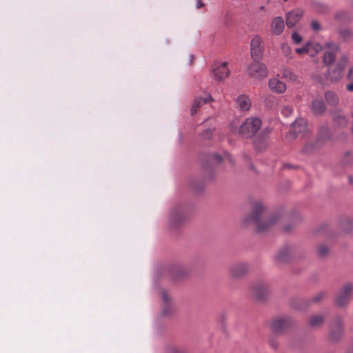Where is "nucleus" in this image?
I'll return each mask as SVG.
<instances>
[{
  "label": "nucleus",
  "instance_id": "nucleus-1",
  "mask_svg": "<svg viewBox=\"0 0 353 353\" xmlns=\"http://www.w3.org/2000/svg\"><path fill=\"white\" fill-rule=\"evenodd\" d=\"M265 208L259 201H255L252 205V212L245 217L243 223L245 225L254 224L256 226L257 233L268 232L278 221L280 218L279 213H275L268 219H263Z\"/></svg>",
  "mask_w": 353,
  "mask_h": 353
},
{
  "label": "nucleus",
  "instance_id": "nucleus-2",
  "mask_svg": "<svg viewBox=\"0 0 353 353\" xmlns=\"http://www.w3.org/2000/svg\"><path fill=\"white\" fill-rule=\"evenodd\" d=\"M188 212L186 206L182 204L172 208L169 215L168 225L171 230L177 229L186 220Z\"/></svg>",
  "mask_w": 353,
  "mask_h": 353
},
{
  "label": "nucleus",
  "instance_id": "nucleus-3",
  "mask_svg": "<svg viewBox=\"0 0 353 353\" xmlns=\"http://www.w3.org/2000/svg\"><path fill=\"white\" fill-rule=\"evenodd\" d=\"M262 121L256 117L248 118L239 127V133L245 139L252 138L261 128Z\"/></svg>",
  "mask_w": 353,
  "mask_h": 353
},
{
  "label": "nucleus",
  "instance_id": "nucleus-4",
  "mask_svg": "<svg viewBox=\"0 0 353 353\" xmlns=\"http://www.w3.org/2000/svg\"><path fill=\"white\" fill-rule=\"evenodd\" d=\"M347 61V57L345 55L342 56L335 66L331 67L328 69L325 74L327 80L331 82H336L339 81L343 76V70Z\"/></svg>",
  "mask_w": 353,
  "mask_h": 353
},
{
  "label": "nucleus",
  "instance_id": "nucleus-5",
  "mask_svg": "<svg viewBox=\"0 0 353 353\" xmlns=\"http://www.w3.org/2000/svg\"><path fill=\"white\" fill-rule=\"evenodd\" d=\"M248 74L253 79H262L268 75L267 66L260 60H253L247 68Z\"/></svg>",
  "mask_w": 353,
  "mask_h": 353
},
{
  "label": "nucleus",
  "instance_id": "nucleus-6",
  "mask_svg": "<svg viewBox=\"0 0 353 353\" xmlns=\"http://www.w3.org/2000/svg\"><path fill=\"white\" fill-rule=\"evenodd\" d=\"M294 325V321L290 316L278 317L272 320L270 327L272 334L281 335Z\"/></svg>",
  "mask_w": 353,
  "mask_h": 353
},
{
  "label": "nucleus",
  "instance_id": "nucleus-7",
  "mask_svg": "<svg viewBox=\"0 0 353 353\" xmlns=\"http://www.w3.org/2000/svg\"><path fill=\"white\" fill-rule=\"evenodd\" d=\"M353 291V285L346 283L339 292L336 297V304L339 307H344L349 303Z\"/></svg>",
  "mask_w": 353,
  "mask_h": 353
},
{
  "label": "nucleus",
  "instance_id": "nucleus-8",
  "mask_svg": "<svg viewBox=\"0 0 353 353\" xmlns=\"http://www.w3.org/2000/svg\"><path fill=\"white\" fill-rule=\"evenodd\" d=\"M251 290L253 296L258 300L262 301L269 293V285L264 281H257L252 284Z\"/></svg>",
  "mask_w": 353,
  "mask_h": 353
},
{
  "label": "nucleus",
  "instance_id": "nucleus-9",
  "mask_svg": "<svg viewBox=\"0 0 353 353\" xmlns=\"http://www.w3.org/2000/svg\"><path fill=\"white\" fill-rule=\"evenodd\" d=\"M250 270V265L245 262H239L230 267V276L233 279H241L245 276Z\"/></svg>",
  "mask_w": 353,
  "mask_h": 353
},
{
  "label": "nucleus",
  "instance_id": "nucleus-10",
  "mask_svg": "<svg viewBox=\"0 0 353 353\" xmlns=\"http://www.w3.org/2000/svg\"><path fill=\"white\" fill-rule=\"evenodd\" d=\"M262 39L260 36H254L250 43V54L252 60H261L263 54Z\"/></svg>",
  "mask_w": 353,
  "mask_h": 353
},
{
  "label": "nucleus",
  "instance_id": "nucleus-11",
  "mask_svg": "<svg viewBox=\"0 0 353 353\" xmlns=\"http://www.w3.org/2000/svg\"><path fill=\"white\" fill-rule=\"evenodd\" d=\"M294 131L286 134V138L289 140L294 139L298 134H305L308 130L307 124L304 119H299L292 123Z\"/></svg>",
  "mask_w": 353,
  "mask_h": 353
},
{
  "label": "nucleus",
  "instance_id": "nucleus-12",
  "mask_svg": "<svg viewBox=\"0 0 353 353\" xmlns=\"http://www.w3.org/2000/svg\"><path fill=\"white\" fill-rule=\"evenodd\" d=\"M271 132V128H265L256 137L254 141V145L256 150L259 152L265 150L268 145V139Z\"/></svg>",
  "mask_w": 353,
  "mask_h": 353
},
{
  "label": "nucleus",
  "instance_id": "nucleus-13",
  "mask_svg": "<svg viewBox=\"0 0 353 353\" xmlns=\"http://www.w3.org/2000/svg\"><path fill=\"white\" fill-rule=\"evenodd\" d=\"M295 252V247L294 245H286L279 250L275 256V260L279 263L288 261Z\"/></svg>",
  "mask_w": 353,
  "mask_h": 353
},
{
  "label": "nucleus",
  "instance_id": "nucleus-14",
  "mask_svg": "<svg viewBox=\"0 0 353 353\" xmlns=\"http://www.w3.org/2000/svg\"><path fill=\"white\" fill-rule=\"evenodd\" d=\"M343 330V323L341 317H336L331 326L330 337L332 341H337L341 337Z\"/></svg>",
  "mask_w": 353,
  "mask_h": 353
},
{
  "label": "nucleus",
  "instance_id": "nucleus-15",
  "mask_svg": "<svg viewBox=\"0 0 353 353\" xmlns=\"http://www.w3.org/2000/svg\"><path fill=\"white\" fill-rule=\"evenodd\" d=\"M327 45L329 50L324 52L323 60L324 64L329 65L335 61L336 54L339 52L340 47L338 44L333 43H329Z\"/></svg>",
  "mask_w": 353,
  "mask_h": 353
},
{
  "label": "nucleus",
  "instance_id": "nucleus-16",
  "mask_svg": "<svg viewBox=\"0 0 353 353\" xmlns=\"http://www.w3.org/2000/svg\"><path fill=\"white\" fill-rule=\"evenodd\" d=\"M303 10L301 8H296L288 12L285 16L286 26L292 28L299 21L303 16Z\"/></svg>",
  "mask_w": 353,
  "mask_h": 353
},
{
  "label": "nucleus",
  "instance_id": "nucleus-17",
  "mask_svg": "<svg viewBox=\"0 0 353 353\" xmlns=\"http://www.w3.org/2000/svg\"><path fill=\"white\" fill-rule=\"evenodd\" d=\"M160 293L163 303L162 314L163 316H168L172 314L174 312V307L172 304L171 298L165 290H162Z\"/></svg>",
  "mask_w": 353,
  "mask_h": 353
},
{
  "label": "nucleus",
  "instance_id": "nucleus-18",
  "mask_svg": "<svg viewBox=\"0 0 353 353\" xmlns=\"http://www.w3.org/2000/svg\"><path fill=\"white\" fill-rule=\"evenodd\" d=\"M321 49L320 44L317 43L307 42L303 47L298 48L295 52L299 54H310L313 56Z\"/></svg>",
  "mask_w": 353,
  "mask_h": 353
},
{
  "label": "nucleus",
  "instance_id": "nucleus-19",
  "mask_svg": "<svg viewBox=\"0 0 353 353\" xmlns=\"http://www.w3.org/2000/svg\"><path fill=\"white\" fill-rule=\"evenodd\" d=\"M227 62H222L213 70V75L215 79L223 81L230 74V70L227 68Z\"/></svg>",
  "mask_w": 353,
  "mask_h": 353
},
{
  "label": "nucleus",
  "instance_id": "nucleus-20",
  "mask_svg": "<svg viewBox=\"0 0 353 353\" xmlns=\"http://www.w3.org/2000/svg\"><path fill=\"white\" fill-rule=\"evenodd\" d=\"M334 18L341 23H348L353 21V14L346 10H340L335 12Z\"/></svg>",
  "mask_w": 353,
  "mask_h": 353
},
{
  "label": "nucleus",
  "instance_id": "nucleus-21",
  "mask_svg": "<svg viewBox=\"0 0 353 353\" xmlns=\"http://www.w3.org/2000/svg\"><path fill=\"white\" fill-rule=\"evenodd\" d=\"M169 272L171 277L175 280L180 279L188 274V270L182 265H172Z\"/></svg>",
  "mask_w": 353,
  "mask_h": 353
},
{
  "label": "nucleus",
  "instance_id": "nucleus-22",
  "mask_svg": "<svg viewBox=\"0 0 353 353\" xmlns=\"http://www.w3.org/2000/svg\"><path fill=\"white\" fill-rule=\"evenodd\" d=\"M285 28L284 21L282 17H276L274 18L271 23V32L274 35H280Z\"/></svg>",
  "mask_w": 353,
  "mask_h": 353
},
{
  "label": "nucleus",
  "instance_id": "nucleus-23",
  "mask_svg": "<svg viewBox=\"0 0 353 353\" xmlns=\"http://www.w3.org/2000/svg\"><path fill=\"white\" fill-rule=\"evenodd\" d=\"M235 105L241 111H247L251 107V101L248 96L241 94L236 99Z\"/></svg>",
  "mask_w": 353,
  "mask_h": 353
},
{
  "label": "nucleus",
  "instance_id": "nucleus-24",
  "mask_svg": "<svg viewBox=\"0 0 353 353\" xmlns=\"http://www.w3.org/2000/svg\"><path fill=\"white\" fill-rule=\"evenodd\" d=\"M268 85L271 90L277 93H283L286 90L285 84L276 78L270 79Z\"/></svg>",
  "mask_w": 353,
  "mask_h": 353
},
{
  "label": "nucleus",
  "instance_id": "nucleus-25",
  "mask_svg": "<svg viewBox=\"0 0 353 353\" xmlns=\"http://www.w3.org/2000/svg\"><path fill=\"white\" fill-rule=\"evenodd\" d=\"M311 110L316 115L322 114L325 110V105L321 99H314L312 102Z\"/></svg>",
  "mask_w": 353,
  "mask_h": 353
},
{
  "label": "nucleus",
  "instance_id": "nucleus-26",
  "mask_svg": "<svg viewBox=\"0 0 353 353\" xmlns=\"http://www.w3.org/2000/svg\"><path fill=\"white\" fill-rule=\"evenodd\" d=\"M212 100L213 99L210 95L205 98L198 97L195 99L191 108V114H194L201 105H203Z\"/></svg>",
  "mask_w": 353,
  "mask_h": 353
},
{
  "label": "nucleus",
  "instance_id": "nucleus-27",
  "mask_svg": "<svg viewBox=\"0 0 353 353\" xmlns=\"http://www.w3.org/2000/svg\"><path fill=\"white\" fill-rule=\"evenodd\" d=\"M340 228L345 233H350L353 228V219L345 217L340 221Z\"/></svg>",
  "mask_w": 353,
  "mask_h": 353
},
{
  "label": "nucleus",
  "instance_id": "nucleus-28",
  "mask_svg": "<svg viewBox=\"0 0 353 353\" xmlns=\"http://www.w3.org/2000/svg\"><path fill=\"white\" fill-rule=\"evenodd\" d=\"M338 34L340 39L344 41H350L353 38V31L347 28L339 29Z\"/></svg>",
  "mask_w": 353,
  "mask_h": 353
},
{
  "label": "nucleus",
  "instance_id": "nucleus-29",
  "mask_svg": "<svg viewBox=\"0 0 353 353\" xmlns=\"http://www.w3.org/2000/svg\"><path fill=\"white\" fill-rule=\"evenodd\" d=\"M325 98L327 102V103L330 105L335 106L339 103V98L337 95L332 92V91H327L325 93Z\"/></svg>",
  "mask_w": 353,
  "mask_h": 353
},
{
  "label": "nucleus",
  "instance_id": "nucleus-30",
  "mask_svg": "<svg viewBox=\"0 0 353 353\" xmlns=\"http://www.w3.org/2000/svg\"><path fill=\"white\" fill-rule=\"evenodd\" d=\"M326 295L327 292L325 291L319 292L308 301L307 304L311 305L312 303H320L322 301V300H323V299L326 296Z\"/></svg>",
  "mask_w": 353,
  "mask_h": 353
},
{
  "label": "nucleus",
  "instance_id": "nucleus-31",
  "mask_svg": "<svg viewBox=\"0 0 353 353\" xmlns=\"http://www.w3.org/2000/svg\"><path fill=\"white\" fill-rule=\"evenodd\" d=\"M324 319L323 315H314L310 319L309 324L311 327H317L324 322Z\"/></svg>",
  "mask_w": 353,
  "mask_h": 353
},
{
  "label": "nucleus",
  "instance_id": "nucleus-32",
  "mask_svg": "<svg viewBox=\"0 0 353 353\" xmlns=\"http://www.w3.org/2000/svg\"><path fill=\"white\" fill-rule=\"evenodd\" d=\"M313 6L314 10L319 13L325 14L329 11L328 6L320 2L314 3Z\"/></svg>",
  "mask_w": 353,
  "mask_h": 353
},
{
  "label": "nucleus",
  "instance_id": "nucleus-33",
  "mask_svg": "<svg viewBox=\"0 0 353 353\" xmlns=\"http://www.w3.org/2000/svg\"><path fill=\"white\" fill-rule=\"evenodd\" d=\"M281 73L282 77H283L285 79H288L292 81H295L296 79L295 75L290 69L283 68L281 69Z\"/></svg>",
  "mask_w": 353,
  "mask_h": 353
},
{
  "label": "nucleus",
  "instance_id": "nucleus-34",
  "mask_svg": "<svg viewBox=\"0 0 353 353\" xmlns=\"http://www.w3.org/2000/svg\"><path fill=\"white\" fill-rule=\"evenodd\" d=\"M342 163L344 165L353 164V153L351 152H346L343 157Z\"/></svg>",
  "mask_w": 353,
  "mask_h": 353
},
{
  "label": "nucleus",
  "instance_id": "nucleus-35",
  "mask_svg": "<svg viewBox=\"0 0 353 353\" xmlns=\"http://www.w3.org/2000/svg\"><path fill=\"white\" fill-rule=\"evenodd\" d=\"M276 335L274 334L269 338V344L272 348L277 350L279 347V343L276 337Z\"/></svg>",
  "mask_w": 353,
  "mask_h": 353
},
{
  "label": "nucleus",
  "instance_id": "nucleus-36",
  "mask_svg": "<svg viewBox=\"0 0 353 353\" xmlns=\"http://www.w3.org/2000/svg\"><path fill=\"white\" fill-rule=\"evenodd\" d=\"M318 254L321 257H325L328 254L329 249L325 245H321L317 249Z\"/></svg>",
  "mask_w": 353,
  "mask_h": 353
},
{
  "label": "nucleus",
  "instance_id": "nucleus-37",
  "mask_svg": "<svg viewBox=\"0 0 353 353\" xmlns=\"http://www.w3.org/2000/svg\"><path fill=\"white\" fill-rule=\"evenodd\" d=\"M209 160L212 163H219L223 161V158L218 154H212L209 156Z\"/></svg>",
  "mask_w": 353,
  "mask_h": 353
},
{
  "label": "nucleus",
  "instance_id": "nucleus-38",
  "mask_svg": "<svg viewBox=\"0 0 353 353\" xmlns=\"http://www.w3.org/2000/svg\"><path fill=\"white\" fill-rule=\"evenodd\" d=\"M316 146L314 144L307 143L302 148V152L305 154H310L314 150Z\"/></svg>",
  "mask_w": 353,
  "mask_h": 353
},
{
  "label": "nucleus",
  "instance_id": "nucleus-39",
  "mask_svg": "<svg viewBox=\"0 0 353 353\" xmlns=\"http://www.w3.org/2000/svg\"><path fill=\"white\" fill-rule=\"evenodd\" d=\"M310 26L312 30L315 32L320 31L322 29L321 23L316 20H312Z\"/></svg>",
  "mask_w": 353,
  "mask_h": 353
},
{
  "label": "nucleus",
  "instance_id": "nucleus-40",
  "mask_svg": "<svg viewBox=\"0 0 353 353\" xmlns=\"http://www.w3.org/2000/svg\"><path fill=\"white\" fill-rule=\"evenodd\" d=\"M213 130H214V129H212V128H208V129L205 130L202 132L201 137L205 139H211V137H212V134H213Z\"/></svg>",
  "mask_w": 353,
  "mask_h": 353
},
{
  "label": "nucleus",
  "instance_id": "nucleus-41",
  "mask_svg": "<svg viewBox=\"0 0 353 353\" xmlns=\"http://www.w3.org/2000/svg\"><path fill=\"white\" fill-rule=\"evenodd\" d=\"M292 112H293V108H292V107H291L290 105L284 106L281 110L282 114L286 117L291 115Z\"/></svg>",
  "mask_w": 353,
  "mask_h": 353
},
{
  "label": "nucleus",
  "instance_id": "nucleus-42",
  "mask_svg": "<svg viewBox=\"0 0 353 353\" xmlns=\"http://www.w3.org/2000/svg\"><path fill=\"white\" fill-rule=\"evenodd\" d=\"M292 39L295 44H299L302 41V37L296 32L292 34Z\"/></svg>",
  "mask_w": 353,
  "mask_h": 353
},
{
  "label": "nucleus",
  "instance_id": "nucleus-43",
  "mask_svg": "<svg viewBox=\"0 0 353 353\" xmlns=\"http://www.w3.org/2000/svg\"><path fill=\"white\" fill-rule=\"evenodd\" d=\"M335 122L339 123L340 125H345L347 124V120L343 116H339L334 117Z\"/></svg>",
  "mask_w": 353,
  "mask_h": 353
},
{
  "label": "nucleus",
  "instance_id": "nucleus-44",
  "mask_svg": "<svg viewBox=\"0 0 353 353\" xmlns=\"http://www.w3.org/2000/svg\"><path fill=\"white\" fill-rule=\"evenodd\" d=\"M168 353H187V351L183 348L170 347Z\"/></svg>",
  "mask_w": 353,
  "mask_h": 353
},
{
  "label": "nucleus",
  "instance_id": "nucleus-45",
  "mask_svg": "<svg viewBox=\"0 0 353 353\" xmlns=\"http://www.w3.org/2000/svg\"><path fill=\"white\" fill-rule=\"evenodd\" d=\"M347 78L350 81H353V66L350 68L347 75Z\"/></svg>",
  "mask_w": 353,
  "mask_h": 353
},
{
  "label": "nucleus",
  "instance_id": "nucleus-46",
  "mask_svg": "<svg viewBox=\"0 0 353 353\" xmlns=\"http://www.w3.org/2000/svg\"><path fill=\"white\" fill-rule=\"evenodd\" d=\"M203 6H204V3H202V0H196V9H199Z\"/></svg>",
  "mask_w": 353,
  "mask_h": 353
},
{
  "label": "nucleus",
  "instance_id": "nucleus-47",
  "mask_svg": "<svg viewBox=\"0 0 353 353\" xmlns=\"http://www.w3.org/2000/svg\"><path fill=\"white\" fill-rule=\"evenodd\" d=\"M346 88L349 92H353V81L347 84Z\"/></svg>",
  "mask_w": 353,
  "mask_h": 353
},
{
  "label": "nucleus",
  "instance_id": "nucleus-48",
  "mask_svg": "<svg viewBox=\"0 0 353 353\" xmlns=\"http://www.w3.org/2000/svg\"><path fill=\"white\" fill-rule=\"evenodd\" d=\"M283 168H294L295 167L292 165H290V164H288V163H285L283 165Z\"/></svg>",
  "mask_w": 353,
  "mask_h": 353
},
{
  "label": "nucleus",
  "instance_id": "nucleus-49",
  "mask_svg": "<svg viewBox=\"0 0 353 353\" xmlns=\"http://www.w3.org/2000/svg\"><path fill=\"white\" fill-rule=\"evenodd\" d=\"M225 158L228 159V161L231 163H232V157H230V155L228 154V153H225Z\"/></svg>",
  "mask_w": 353,
  "mask_h": 353
},
{
  "label": "nucleus",
  "instance_id": "nucleus-50",
  "mask_svg": "<svg viewBox=\"0 0 353 353\" xmlns=\"http://www.w3.org/2000/svg\"><path fill=\"white\" fill-rule=\"evenodd\" d=\"M292 228V226H288V225H287V226H285V227L284 228V231H285V232H290V230H291Z\"/></svg>",
  "mask_w": 353,
  "mask_h": 353
},
{
  "label": "nucleus",
  "instance_id": "nucleus-51",
  "mask_svg": "<svg viewBox=\"0 0 353 353\" xmlns=\"http://www.w3.org/2000/svg\"><path fill=\"white\" fill-rule=\"evenodd\" d=\"M243 157L246 161H250V157L248 154H243Z\"/></svg>",
  "mask_w": 353,
  "mask_h": 353
},
{
  "label": "nucleus",
  "instance_id": "nucleus-52",
  "mask_svg": "<svg viewBox=\"0 0 353 353\" xmlns=\"http://www.w3.org/2000/svg\"><path fill=\"white\" fill-rule=\"evenodd\" d=\"M348 179L350 183H353V177L352 176H349Z\"/></svg>",
  "mask_w": 353,
  "mask_h": 353
},
{
  "label": "nucleus",
  "instance_id": "nucleus-53",
  "mask_svg": "<svg viewBox=\"0 0 353 353\" xmlns=\"http://www.w3.org/2000/svg\"><path fill=\"white\" fill-rule=\"evenodd\" d=\"M264 8H265V7L263 6H261L259 7V10H263Z\"/></svg>",
  "mask_w": 353,
  "mask_h": 353
},
{
  "label": "nucleus",
  "instance_id": "nucleus-54",
  "mask_svg": "<svg viewBox=\"0 0 353 353\" xmlns=\"http://www.w3.org/2000/svg\"><path fill=\"white\" fill-rule=\"evenodd\" d=\"M352 6H353V0H352Z\"/></svg>",
  "mask_w": 353,
  "mask_h": 353
}]
</instances>
